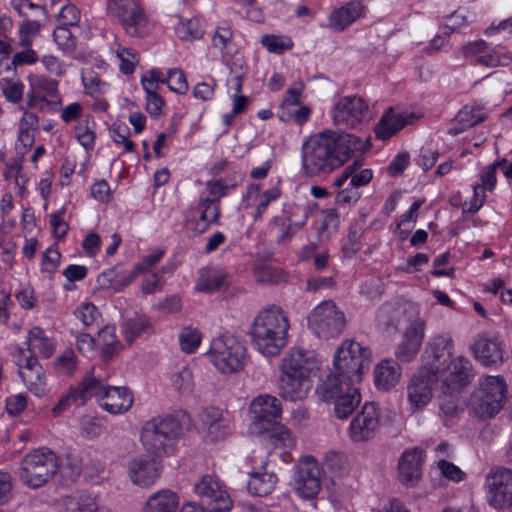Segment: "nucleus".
I'll use <instances>...</instances> for the list:
<instances>
[{
	"instance_id": "18",
	"label": "nucleus",
	"mask_w": 512,
	"mask_h": 512,
	"mask_svg": "<svg viewBox=\"0 0 512 512\" xmlns=\"http://www.w3.org/2000/svg\"><path fill=\"white\" fill-rule=\"evenodd\" d=\"M320 469L312 457L301 461L295 472V488L303 499H313L320 491Z\"/></svg>"
},
{
	"instance_id": "25",
	"label": "nucleus",
	"mask_w": 512,
	"mask_h": 512,
	"mask_svg": "<svg viewBox=\"0 0 512 512\" xmlns=\"http://www.w3.org/2000/svg\"><path fill=\"white\" fill-rule=\"evenodd\" d=\"M267 453V449L260 451V465L258 469L254 467L249 473L250 479L247 483V488L251 494L256 496H266L270 494L274 490L277 482V476L274 473L262 471L265 470Z\"/></svg>"
},
{
	"instance_id": "24",
	"label": "nucleus",
	"mask_w": 512,
	"mask_h": 512,
	"mask_svg": "<svg viewBox=\"0 0 512 512\" xmlns=\"http://www.w3.org/2000/svg\"><path fill=\"white\" fill-rule=\"evenodd\" d=\"M134 396L125 386H109L103 397L99 399V406L110 414L127 412L133 405Z\"/></svg>"
},
{
	"instance_id": "44",
	"label": "nucleus",
	"mask_w": 512,
	"mask_h": 512,
	"mask_svg": "<svg viewBox=\"0 0 512 512\" xmlns=\"http://www.w3.org/2000/svg\"><path fill=\"white\" fill-rule=\"evenodd\" d=\"M324 464L331 473L337 475H343L348 468L347 457L336 451H330L326 454Z\"/></svg>"
},
{
	"instance_id": "51",
	"label": "nucleus",
	"mask_w": 512,
	"mask_h": 512,
	"mask_svg": "<svg viewBox=\"0 0 512 512\" xmlns=\"http://www.w3.org/2000/svg\"><path fill=\"white\" fill-rule=\"evenodd\" d=\"M74 315L86 327H89L92 324H94L100 317V313L93 303L83 304L82 306L75 310Z\"/></svg>"
},
{
	"instance_id": "52",
	"label": "nucleus",
	"mask_w": 512,
	"mask_h": 512,
	"mask_svg": "<svg viewBox=\"0 0 512 512\" xmlns=\"http://www.w3.org/2000/svg\"><path fill=\"white\" fill-rule=\"evenodd\" d=\"M254 277L258 282L269 284H276L282 280L281 272L270 265H265L255 269Z\"/></svg>"
},
{
	"instance_id": "55",
	"label": "nucleus",
	"mask_w": 512,
	"mask_h": 512,
	"mask_svg": "<svg viewBox=\"0 0 512 512\" xmlns=\"http://www.w3.org/2000/svg\"><path fill=\"white\" fill-rule=\"evenodd\" d=\"M485 119L486 117L483 115L474 114L473 109L468 106H464L455 117L456 122L468 128L483 122Z\"/></svg>"
},
{
	"instance_id": "57",
	"label": "nucleus",
	"mask_w": 512,
	"mask_h": 512,
	"mask_svg": "<svg viewBox=\"0 0 512 512\" xmlns=\"http://www.w3.org/2000/svg\"><path fill=\"white\" fill-rule=\"evenodd\" d=\"M438 468L441 474L449 480L459 482L465 477V473L453 463L446 460L438 461Z\"/></svg>"
},
{
	"instance_id": "53",
	"label": "nucleus",
	"mask_w": 512,
	"mask_h": 512,
	"mask_svg": "<svg viewBox=\"0 0 512 512\" xmlns=\"http://www.w3.org/2000/svg\"><path fill=\"white\" fill-rule=\"evenodd\" d=\"M2 92L7 101L18 103L23 97L24 85L21 82L6 79L2 85Z\"/></svg>"
},
{
	"instance_id": "26",
	"label": "nucleus",
	"mask_w": 512,
	"mask_h": 512,
	"mask_svg": "<svg viewBox=\"0 0 512 512\" xmlns=\"http://www.w3.org/2000/svg\"><path fill=\"white\" fill-rule=\"evenodd\" d=\"M353 385V382L337 375V372L334 371L320 378L315 391L321 401L332 402Z\"/></svg>"
},
{
	"instance_id": "47",
	"label": "nucleus",
	"mask_w": 512,
	"mask_h": 512,
	"mask_svg": "<svg viewBox=\"0 0 512 512\" xmlns=\"http://www.w3.org/2000/svg\"><path fill=\"white\" fill-rule=\"evenodd\" d=\"M117 57L120 59V71L123 74H132L139 61V56L129 48L119 47Z\"/></svg>"
},
{
	"instance_id": "56",
	"label": "nucleus",
	"mask_w": 512,
	"mask_h": 512,
	"mask_svg": "<svg viewBox=\"0 0 512 512\" xmlns=\"http://www.w3.org/2000/svg\"><path fill=\"white\" fill-rule=\"evenodd\" d=\"M339 223L340 220L337 211L335 209H326L323 211V218L320 225L316 228L317 233L322 235L330 229L335 231Z\"/></svg>"
},
{
	"instance_id": "17",
	"label": "nucleus",
	"mask_w": 512,
	"mask_h": 512,
	"mask_svg": "<svg viewBox=\"0 0 512 512\" xmlns=\"http://www.w3.org/2000/svg\"><path fill=\"white\" fill-rule=\"evenodd\" d=\"M438 380L439 376L426 368H420L412 377L407 387V396L414 409H421L430 402L433 388Z\"/></svg>"
},
{
	"instance_id": "54",
	"label": "nucleus",
	"mask_w": 512,
	"mask_h": 512,
	"mask_svg": "<svg viewBox=\"0 0 512 512\" xmlns=\"http://www.w3.org/2000/svg\"><path fill=\"white\" fill-rule=\"evenodd\" d=\"M442 388L443 395L441 396L440 399V409L444 415L453 417L456 415L458 411L454 393H458L459 391H452V389L448 390L446 387L443 386Z\"/></svg>"
},
{
	"instance_id": "37",
	"label": "nucleus",
	"mask_w": 512,
	"mask_h": 512,
	"mask_svg": "<svg viewBox=\"0 0 512 512\" xmlns=\"http://www.w3.org/2000/svg\"><path fill=\"white\" fill-rule=\"evenodd\" d=\"M404 313L405 310L401 306L385 304L378 310L376 316L378 326L386 331L390 329L397 330Z\"/></svg>"
},
{
	"instance_id": "45",
	"label": "nucleus",
	"mask_w": 512,
	"mask_h": 512,
	"mask_svg": "<svg viewBox=\"0 0 512 512\" xmlns=\"http://www.w3.org/2000/svg\"><path fill=\"white\" fill-rule=\"evenodd\" d=\"M181 349L186 353L194 352L201 342V334L197 329L184 328L179 335Z\"/></svg>"
},
{
	"instance_id": "20",
	"label": "nucleus",
	"mask_w": 512,
	"mask_h": 512,
	"mask_svg": "<svg viewBox=\"0 0 512 512\" xmlns=\"http://www.w3.org/2000/svg\"><path fill=\"white\" fill-rule=\"evenodd\" d=\"M473 355L485 367H495L504 362L505 348L497 337L479 335L471 346Z\"/></svg>"
},
{
	"instance_id": "1",
	"label": "nucleus",
	"mask_w": 512,
	"mask_h": 512,
	"mask_svg": "<svg viewBox=\"0 0 512 512\" xmlns=\"http://www.w3.org/2000/svg\"><path fill=\"white\" fill-rule=\"evenodd\" d=\"M362 148V140L355 135L326 130L309 137L303 143L302 168L308 176L330 173Z\"/></svg>"
},
{
	"instance_id": "12",
	"label": "nucleus",
	"mask_w": 512,
	"mask_h": 512,
	"mask_svg": "<svg viewBox=\"0 0 512 512\" xmlns=\"http://www.w3.org/2000/svg\"><path fill=\"white\" fill-rule=\"evenodd\" d=\"M333 124L341 129L357 128L367 117L368 105L357 95L341 97L334 105Z\"/></svg>"
},
{
	"instance_id": "19",
	"label": "nucleus",
	"mask_w": 512,
	"mask_h": 512,
	"mask_svg": "<svg viewBox=\"0 0 512 512\" xmlns=\"http://www.w3.org/2000/svg\"><path fill=\"white\" fill-rule=\"evenodd\" d=\"M17 361L19 375L27 389L35 396L42 397L46 393V380L43 367L36 356H26L24 351L20 349Z\"/></svg>"
},
{
	"instance_id": "34",
	"label": "nucleus",
	"mask_w": 512,
	"mask_h": 512,
	"mask_svg": "<svg viewBox=\"0 0 512 512\" xmlns=\"http://www.w3.org/2000/svg\"><path fill=\"white\" fill-rule=\"evenodd\" d=\"M361 396L354 385L332 402L334 403V413L338 419H346L358 407Z\"/></svg>"
},
{
	"instance_id": "23",
	"label": "nucleus",
	"mask_w": 512,
	"mask_h": 512,
	"mask_svg": "<svg viewBox=\"0 0 512 512\" xmlns=\"http://www.w3.org/2000/svg\"><path fill=\"white\" fill-rule=\"evenodd\" d=\"M425 321L414 319L407 327L401 343L395 352L396 358L401 362H410L418 354L424 339Z\"/></svg>"
},
{
	"instance_id": "3",
	"label": "nucleus",
	"mask_w": 512,
	"mask_h": 512,
	"mask_svg": "<svg viewBox=\"0 0 512 512\" xmlns=\"http://www.w3.org/2000/svg\"><path fill=\"white\" fill-rule=\"evenodd\" d=\"M253 421L251 433L259 436V441L273 448H292L296 441L291 431L279 425L282 409L279 400L271 395H260L250 404Z\"/></svg>"
},
{
	"instance_id": "62",
	"label": "nucleus",
	"mask_w": 512,
	"mask_h": 512,
	"mask_svg": "<svg viewBox=\"0 0 512 512\" xmlns=\"http://www.w3.org/2000/svg\"><path fill=\"white\" fill-rule=\"evenodd\" d=\"M361 194L360 192L358 191V189H356L355 187L353 186H346L344 187L343 189H341L335 196V202L338 204V205H346V204H351V203H355L358 201V199L360 198Z\"/></svg>"
},
{
	"instance_id": "9",
	"label": "nucleus",
	"mask_w": 512,
	"mask_h": 512,
	"mask_svg": "<svg viewBox=\"0 0 512 512\" xmlns=\"http://www.w3.org/2000/svg\"><path fill=\"white\" fill-rule=\"evenodd\" d=\"M209 357L220 372H237L245 365L246 347L235 337L223 335L212 341Z\"/></svg>"
},
{
	"instance_id": "61",
	"label": "nucleus",
	"mask_w": 512,
	"mask_h": 512,
	"mask_svg": "<svg viewBox=\"0 0 512 512\" xmlns=\"http://www.w3.org/2000/svg\"><path fill=\"white\" fill-rule=\"evenodd\" d=\"M60 259L61 254L58 250L48 248L43 254L42 271L53 274L60 263Z\"/></svg>"
},
{
	"instance_id": "4",
	"label": "nucleus",
	"mask_w": 512,
	"mask_h": 512,
	"mask_svg": "<svg viewBox=\"0 0 512 512\" xmlns=\"http://www.w3.org/2000/svg\"><path fill=\"white\" fill-rule=\"evenodd\" d=\"M288 317L280 307L261 310L254 318L250 336L256 349L265 356H276L288 343Z\"/></svg>"
},
{
	"instance_id": "42",
	"label": "nucleus",
	"mask_w": 512,
	"mask_h": 512,
	"mask_svg": "<svg viewBox=\"0 0 512 512\" xmlns=\"http://www.w3.org/2000/svg\"><path fill=\"white\" fill-rule=\"evenodd\" d=\"M164 251L161 249L155 250L151 254L145 256L142 261L137 264L130 272L128 278L123 282V285L131 283L140 273L148 271L163 257Z\"/></svg>"
},
{
	"instance_id": "50",
	"label": "nucleus",
	"mask_w": 512,
	"mask_h": 512,
	"mask_svg": "<svg viewBox=\"0 0 512 512\" xmlns=\"http://www.w3.org/2000/svg\"><path fill=\"white\" fill-rule=\"evenodd\" d=\"M172 384L182 394L191 393L193 389L192 372L184 367L172 376Z\"/></svg>"
},
{
	"instance_id": "36",
	"label": "nucleus",
	"mask_w": 512,
	"mask_h": 512,
	"mask_svg": "<svg viewBox=\"0 0 512 512\" xmlns=\"http://www.w3.org/2000/svg\"><path fill=\"white\" fill-rule=\"evenodd\" d=\"M404 127L403 118L389 108L382 116L375 127V134L378 139L387 140L394 136Z\"/></svg>"
},
{
	"instance_id": "35",
	"label": "nucleus",
	"mask_w": 512,
	"mask_h": 512,
	"mask_svg": "<svg viewBox=\"0 0 512 512\" xmlns=\"http://www.w3.org/2000/svg\"><path fill=\"white\" fill-rule=\"evenodd\" d=\"M28 348L31 353L38 352L43 357L50 358L55 351V343L41 327L35 326L28 333Z\"/></svg>"
},
{
	"instance_id": "28",
	"label": "nucleus",
	"mask_w": 512,
	"mask_h": 512,
	"mask_svg": "<svg viewBox=\"0 0 512 512\" xmlns=\"http://www.w3.org/2000/svg\"><path fill=\"white\" fill-rule=\"evenodd\" d=\"M401 368L392 359H384L374 369V383L378 390L388 391L399 382Z\"/></svg>"
},
{
	"instance_id": "58",
	"label": "nucleus",
	"mask_w": 512,
	"mask_h": 512,
	"mask_svg": "<svg viewBox=\"0 0 512 512\" xmlns=\"http://www.w3.org/2000/svg\"><path fill=\"white\" fill-rule=\"evenodd\" d=\"M77 348L79 352L87 357L92 358L96 353L95 339L88 333H81L77 336Z\"/></svg>"
},
{
	"instance_id": "49",
	"label": "nucleus",
	"mask_w": 512,
	"mask_h": 512,
	"mask_svg": "<svg viewBox=\"0 0 512 512\" xmlns=\"http://www.w3.org/2000/svg\"><path fill=\"white\" fill-rule=\"evenodd\" d=\"M55 366L64 374L72 376L77 367V359L74 351L65 349L55 360Z\"/></svg>"
},
{
	"instance_id": "29",
	"label": "nucleus",
	"mask_w": 512,
	"mask_h": 512,
	"mask_svg": "<svg viewBox=\"0 0 512 512\" xmlns=\"http://www.w3.org/2000/svg\"><path fill=\"white\" fill-rule=\"evenodd\" d=\"M363 10L364 6L360 1L348 2L330 14V28L337 32L343 31L362 15Z\"/></svg>"
},
{
	"instance_id": "41",
	"label": "nucleus",
	"mask_w": 512,
	"mask_h": 512,
	"mask_svg": "<svg viewBox=\"0 0 512 512\" xmlns=\"http://www.w3.org/2000/svg\"><path fill=\"white\" fill-rule=\"evenodd\" d=\"M53 38L58 47L65 52H73L76 48L77 39L66 25L56 27Z\"/></svg>"
},
{
	"instance_id": "14",
	"label": "nucleus",
	"mask_w": 512,
	"mask_h": 512,
	"mask_svg": "<svg viewBox=\"0 0 512 512\" xmlns=\"http://www.w3.org/2000/svg\"><path fill=\"white\" fill-rule=\"evenodd\" d=\"M488 499L495 508L512 505V470L503 466L491 469L487 475Z\"/></svg>"
},
{
	"instance_id": "38",
	"label": "nucleus",
	"mask_w": 512,
	"mask_h": 512,
	"mask_svg": "<svg viewBox=\"0 0 512 512\" xmlns=\"http://www.w3.org/2000/svg\"><path fill=\"white\" fill-rule=\"evenodd\" d=\"M121 328L126 341L132 343L141 334L151 329V323L146 316L135 314L133 317L126 319Z\"/></svg>"
},
{
	"instance_id": "21",
	"label": "nucleus",
	"mask_w": 512,
	"mask_h": 512,
	"mask_svg": "<svg viewBox=\"0 0 512 512\" xmlns=\"http://www.w3.org/2000/svg\"><path fill=\"white\" fill-rule=\"evenodd\" d=\"M127 469L129 477L135 485L147 487L160 477L162 465L156 456H139L128 462Z\"/></svg>"
},
{
	"instance_id": "22",
	"label": "nucleus",
	"mask_w": 512,
	"mask_h": 512,
	"mask_svg": "<svg viewBox=\"0 0 512 512\" xmlns=\"http://www.w3.org/2000/svg\"><path fill=\"white\" fill-rule=\"evenodd\" d=\"M425 455L419 448H412L404 451L398 460V479L409 487L415 486L422 475V466Z\"/></svg>"
},
{
	"instance_id": "60",
	"label": "nucleus",
	"mask_w": 512,
	"mask_h": 512,
	"mask_svg": "<svg viewBox=\"0 0 512 512\" xmlns=\"http://www.w3.org/2000/svg\"><path fill=\"white\" fill-rule=\"evenodd\" d=\"M439 153L430 147H422L418 157V165L424 170H430L438 160Z\"/></svg>"
},
{
	"instance_id": "48",
	"label": "nucleus",
	"mask_w": 512,
	"mask_h": 512,
	"mask_svg": "<svg viewBox=\"0 0 512 512\" xmlns=\"http://www.w3.org/2000/svg\"><path fill=\"white\" fill-rule=\"evenodd\" d=\"M111 137L116 143H123L126 152L134 151L135 144L129 139L130 130L125 124H112L110 127Z\"/></svg>"
},
{
	"instance_id": "31",
	"label": "nucleus",
	"mask_w": 512,
	"mask_h": 512,
	"mask_svg": "<svg viewBox=\"0 0 512 512\" xmlns=\"http://www.w3.org/2000/svg\"><path fill=\"white\" fill-rule=\"evenodd\" d=\"M295 207L291 204L283 205V216H276L273 219V225L280 231L279 241L284 242L289 240L296 230L300 229L306 220V214L304 213L303 219L300 221L293 220Z\"/></svg>"
},
{
	"instance_id": "43",
	"label": "nucleus",
	"mask_w": 512,
	"mask_h": 512,
	"mask_svg": "<svg viewBox=\"0 0 512 512\" xmlns=\"http://www.w3.org/2000/svg\"><path fill=\"white\" fill-rule=\"evenodd\" d=\"M168 88L178 94H186L188 82L184 72L179 68L170 69L165 77Z\"/></svg>"
},
{
	"instance_id": "8",
	"label": "nucleus",
	"mask_w": 512,
	"mask_h": 512,
	"mask_svg": "<svg viewBox=\"0 0 512 512\" xmlns=\"http://www.w3.org/2000/svg\"><path fill=\"white\" fill-rule=\"evenodd\" d=\"M106 13L132 37H144L148 33V17L139 0H107Z\"/></svg>"
},
{
	"instance_id": "32",
	"label": "nucleus",
	"mask_w": 512,
	"mask_h": 512,
	"mask_svg": "<svg viewBox=\"0 0 512 512\" xmlns=\"http://www.w3.org/2000/svg\"><path fill=\"white\" fill-rule=\"evenodd\" d=\"M179 498L171 490H161L149 497L144 512H175Z\"/></svg>"
},
{
	"instance_id": "7",
	"label": "nucleus",
	"mask_w": 512,
	"mask_h": 512,
	"mask_svg": "<svg viewBox=\"0 0 512 512\" xmlns=\"http://www.w3.org/2000/svg\"><path fill=\"white\" fill-rule=\"evenodd\" d=\"M181 433L179 421L172 416L154 417L141 430V442L147 452L156 457L168 453Z\"/></svg>"
},
{
	"instance_id": "39",
	"label": "nucleus",
	"mask_w": 512,
	"mask_h": 512,
	"mask_svg": "<svg viewBox=\"0 0 512 512\" xmlns=\"http://www.w3.org/2000/svg\"><path fill=\"white\" fill-rule=\"evenodd\" d=\"M227 287V276L222 272L206 271L198 279L196 290L205 293H214Z\"/></svg>"
},
{
	"instance_id": "59",
	"label": "nucleus",
	"mask_w": 512,
	"mask_h": 512,
	"mask_svg": "<svg viewBox=\"0 0 512 512\" xmlns=\"http://www.w3.org/2000/svg\"><path fill=\"white\" fill-rule=\"evenodd\" d=\"M410 162V155L408 152H401L395 156L392 162L387 167V173L392 176L401 175L407 168Z\"/></svg>"
},
{
	"instance_id": "6",
	"label": "nucleus",
	"mask_w": 512,
	"mask_h": 512,
	"mask_svg": "<svg viewBox=\"0 0 512 512\" xmlns=\"http://www.w3.org/2000/svg\"><path fill=\"white\" fill-rule=\"evenodd\" d=\"M372 352L354 340H345L336 350L333 360L334 371L354 384L361 382L365 369L370 367Z\"/></svg>"
},
{
	"instance_id": "63",
	"label": "nucleus",
	"mask_w": 512,
	"mask_h": 512,
	"mask_svg": "<svg viewBox=\"0 0 512 512\" xmlns=\"http://www.w3.org/2000/svg\"><path fill=\"white\" fill-rule=\"evenodd\" d=\"M76 137L79 143L86 149L92 148L95 142V133L88 127V121L85 124H79L76 127Z\"/></svg>"
},
{
	"instance_id": "2",
	"label": "nucleus",
	"mask_w": 512,
	"mask_h": 512,
	"mask_svg": "<svg viewBox=\"0 0 512 512\" xmlns=\"http://www.w3.org/2000/svg\"><path fill=\"white\" fill-rule=\"evenodd\" d=\"M280 370L278 379L280 396L285 400L296 402L304 399L312 387L311 377L318 370V361L312 351L293 348L282 358Z\"/></svg>"
},
{
	"instance_id": "64",
	"label": "nucleus",
	"mask_w": 512,
	"mask_h": 512,
	"mask_svg": "<svg viewBox=\"0 0 512 512\" xmlns=\"http://www.w3.org/2000/svg\"><path fill=\"white\" fill-rule=\"evenodd\" d=\"M27 405L26 396L23 394L13 395L6 400V410L10 415L20 414Z\"/></svg>"
},
{
	"instance_id": "27",
	"label": "nucleus",
	"mask_w": 512,
	"mask_h": 512,
	"mask_svg": "<svg viewBox=\"0 0 512 512\" xmlns=\"http://www.w3.org/2000/svg\"><path fill=\"white\" fill-rule=\"evenodd\" d=\"M109 386L103 383L101 376L95 374V369L92 368L85 374L77 386L73 387L76 397L79 399V404L84 405L90 398L95 397L99 399Z\"/></svg>"
},
{
	"instance_id": "46",
	"label": "nucleus",
	"mask_w": 512,
	"mask_h": 512,
	"mask_svg": "<svg viewBox=\"0 0 512 512\" xmlns=\"http://www.w3.org/2000/svg\"><path fill=\"white\" fill-rule=\"evenodd\" d=\"M361 235L362 228L357 223L351 224L347 236V243H345L342 247V251L345 254V256L351 257L360 250Z\"/></svg>"
},
{
	"instance_id": "16",
	"label": "nucleus",
	"mask_w": 512,
	"mask_h": 512,
	"mask_svg": "<svg viewBox=\"0 0 512 512\" xmlns=\"http://www.w3.org/2000/svg\"><path fill=\"white\" fill-rule=\"evenodd\" d=\"M379 427V409L374 402H367L351 421L349 435L354 442L367 441L375 436Z\"/></svg>"
},
{
	"instance_id": "40",
	"label": "nucleus",
	"mask_w": 512,
	"mask_h": 512,
	"mask_svg": "<svg viewBox=\"0 0 512 512\" xmlns=\"http://www.w3.org/2000/svg\"><path fill=\"white\" fill-rule=\"evenodd\" d=\"M177 36L181 40L193 41L199 39L203 35V30L200 26V20L198 18L187 19L181 21L175 28Z\"/></svg>"
},
{
	"instance_id": "11",
	"label": "nucleus",
	"mask_w": 512,
	"mask_h": 512,
	"mask_svg": "<svg viewBox=\"0 0 512 512\" xmlns=\"http://www.w3.org/2000/svg\"><path fill=\"white\" fill-rule=\"evenodd\" d=\"M308 324L318 337L329 339L343 332L345 317L333 301H324L312 310Z\"/></svg>"
},
{
	"instance_id": "15",
	"label": "nucleus",
	"mask_w": 512,
	"mask_h": 512,
	"mask_svg": "<svg viewBox=\"0 0 512 512\" xmlns=\"http://www.w3.org/2000/svg\"><path fill=\"white\" fill-rule=\"evenodd\" d=\"M195 492L207 512H228L232 508L228 493L220 488L218 481L211 475L202 477L195 486Z\"/></svg>"
},
{
	"instance_id": "10",
	"label": "nucleus",
	"mask_w": 512,
	"mask_h": 512,
	"mask_svg": "<svg viewBox=\"0 0 512 512\" xmlns=\"http://www.w3.org/2000/svg\"><path fill=\"white\" fill-rule=\"evenodd\" d=\"M506 383L498 376H487L474 392L472 408L480 418H491L503 407Z\"/></svg>"
},
{
	"instance_id": "30",
	"label": "nucleus",
	"mask_w": 512,
	"mask_h": 512,
	"mask_svg": "<svg viewBox=\"0 0 512 512\" xmlns=\"http://www.w3.org/2000/svg\"><path fill=\"white\" fill-rule=\"evenodd\" d=\"M450 365H452V370L449 376L444 380L443 387H446L448 390L452 389V391H460V389L470 382V378L472 377V365L470 361L463 356H459L451 361Z\"/></svg>"
},
{
	"instance_id": "33",
	"label": "nucleus",
	"mask_w": 512,
	"mask_h": 512,
	"mask_svg": "<svg viewBox=\"0 0 512 512\" xmlns=\"http://www.w3.org/2000/svg\"><path fill=\"white\" fill-rule=\"evenodd\" d=\"M33 88L41 97V101L51 106L53 110H58L61 106V98L58 91V82L51 78L43 76L37 77Z\"/></svg>"
},
{
	"instance_id": "5",
	"label": "nucleus",
	"mask_w": 512,
	"mask_h": 512,
	"mask_svg": "<svg viewBox=\"0 0 512 512\" xmlns=\"http://www.w3.org/2000/svg\"><path fill=\"white\" fill-rule=\"evenodd\" d=\"M59 469L58 456L48 449H35L27 453L19 467V478L31 489L48 483Z\"/></svg>"
},
{
	"instance_id": "13",
	"label": "nucleus",
	"mask_w": 512,
	"mask_h": 512,
	"mask_svg": "<svg viewBox=\"0 0 512 512\" xmlns=\"http://www.w3.org/2000/svg\"><path fill=\"white\" fill-rule=\"evenodd\" d=\"M452 346V338L449 335L440 334L434 336L425 346L422 354L423 365L421 368H426L437 376L445 372L451 364Z\"/></svg>"
}]
</instances>
